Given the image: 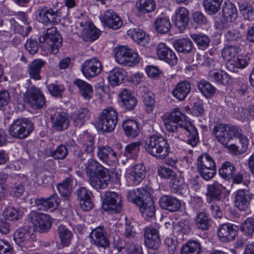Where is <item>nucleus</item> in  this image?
Returning <instances> with one entry per match:
<instances>
[{
    "label": "nucleus",
    "instance_id": "54",
    "mask_svg": "<svg viewBox=\"0 0 254 254\" xmlns=\"http://www.w3.org/2000/svg\"><path fill=\"white\" fill-rule=\"evenodd\" d=\"M216 166V164L212 157L206 153H202L197 159V169Z\"/></svg>",
    "mask_w": 254,
    "mask_h": 254
},
{
    "label": "nucleus",
    "instance_id": "32",
    "mask_svg": "<svg viewBox=\"0 0 254 254\" xmlns=\"http://www.w3.org/2000/svg\"><path fill=\"white\" fill-rule=\"evenodd\" d=\"M46 62L42 59H35L28 65V72L31 78L34 80L41 79L40 72Z\"/></svg>",
    "mask_w": 254,
    "mask_h": 254
},
{
    "label": "nucleus",
    "instance_id": "11",
    "mask_svg": "<svg viewBox=\"0 0 254 254\" xmlns=\"http://www.w3.org/2000/svg\"><path fill=\"white\" fill-rule=\"evenodd\" d=\"M84 164L86 166L87 176L90 179V183L93 188L96 189H100L107 186L106 181L102 183V181L96 177L97 169L100 164L98 162L90 157Z\"/></svg>",
    "mask_w": 254,
    "mask_h": 254
},
{
    "label": "nucleus",
    "instance_id": "36",
    "mask_svg": "<svg viewBox=\"0 0 254 254\" xmlns=\"http://www.w3.org/2000/svg\"><path fill=\"white\" fill-rule=\"evenodd\" d=\"M127 35L134 41L142 46H145L149 41V36L139 28L130 29L127 31Z\"/></svg>",
    "mask_w": 254,
    "mask_h": 254
},
{
    "label": "nucleus",
    "instance_id": "55",
    "mask_svg": "<svg viewBox=\"0 0 254 254\" xmlns=\"http://www.w3.org/2000/svg\"><path fill=\"white\" fill-rule=\"evenodd\" d=\"M240 51V48L236 46H226L221 52L222 57L227 62L234 60Z\"/></svg>",
    "mask_w": 254,
    "mask_h": 254
},
{
    "label": "nucleus",
    "instance_id": "30",
    "mask_svg": "<svg viewBox=\"0 0 254 254\" xmlns=\"http://www.w3.org/2000/svg\"><path fill=\"white\" fill-rule=\"evenodd\" d=\"M238 232V226L230 223H224L218 228L217 235L219 238H235Z\"/></svg>",
    "mask_w": 254,
    "mask_h": 254
},
{
    "label": "nucleus",
    "instance_id": "2",
    "mask_svg": "<svg viewBox=\"0 0 254 254\" xmlns=\"http://www.w3.org/2000/svg\"><path fill=\"white\" fill-rule=\"evenodd\" d=\"M144 148L148 154L158 160L165 159L171 152L167 140L161 135H153L147 138Z\"/></svg>",
    "mask_w": 254,
    "mask_h": 254
},
{
    "label": "nucleus",
    "instance_id": "44",
    "mask_svg": "<svg viewBox=\"0 0 254 254\" xmlns=\"http://www.w3.org/2000/svg\"><path fill=\"white\" fill-rule=\"evenodd\" d=\"M78 139L82 144L84 151L91 154L95 148L94 137L87 133L86 131H84L82 134L79 136Z\"/></svg>",
    "mask_w": 254,
    "mask_h": 254
},
{
    "label": "nucleus",
    "instance_id": "58",
    "mask_svg": "<svg viewBox=\"0 0 254 254\" xmlns=\"http://www.w3.org/2000/svg\"><path fill=\"white\" fill-rule=\"evenodd\" d=\"M2 214L4 219L8 221L18 220L21 216L18 209L12 206L5 207Z\"/></svg>",
    "mask_w": 254,
    "mask_h": 254
},
{
    "label": "nucleus",
    "instance_id": "60",
    "mask_svg": "<svg viewBox=\"0 0 254 254\" xmlns=\"http://www.w3.org/2000/svg\"><path fill=\"white\" fill-rule=\"evenodd\" d=\"M196 225L198 229L207 230L209 226V220L205 213L199 212L195 220Z\"/></svg>",
    "mask_w": 254,
    "mask_h": 254
},
{
    "label": "nucleus",
    "instance_id": "43",
    "mask_svg": "<svg viewBox=\"0 0 254 254\" xmlns=\"http://www.w3.org/2000/svg\"><path fill=\"white\" fill-rule=\"evenodd\" d=\"M223 0H203L202 5L209 15H214L220 9Z\"/></svg>",
    "mask_w": 254,
    "mask_h": 254
},
{
    "label": "nucleus",
    "instance_id": "40",
    "mask_svg": "<svg viewBox=\"0 0 254 254\" xmlns=\"http://www.w3.org/2000/svg\"><path fill=\"white\" fill-rule=\"evenodd\" d=\"M137 12L140 15L153 11L156 7L154 0H138L135 4Z\"/></svg>",
    "mask_w": 254,
    "mask_h": 254
},
{
    "label": "nucleus",
    "instance_id": "51",
    "mask_svg": "<svg viewBox=\"0 0 254 254\" xmlns=\"http://www.w3.org/2000/svg\"><path fill=\"white\" fill-rule=\"evenodd\" d=\"M148 202H144L143 201V204L138 205L140 211L144 217L151 218L155 215V206L154 202L151 199L150 197L148 198Z\"/></svg>",
    "mask_w": 254,
    "mask_h": 254
},
{
    "label": "nucleus",
    "instance_id": "47",
    "mask_svg": "<svg viewBox=\"0 0 254 254\" xmlns=\"http://www.w3.org/2000/svg\"><path fill=\"white\" fill-rule=\"evenodd\" d=\"M190 37L199 49L205 50L208 47L210 40L207 35L203 33L192 34L190 35Z\"/></svg>",
    "mask_w": 254,
    "mask_h": 254
},
{
    "label": "nucleus",
    "instance_id": "52",
    "mask_svg": "<svg viewBox=\"0 0 254 254\" xmlns=\"http://www.w3.org/2000/svg\"><path fill=\"white\" fill-rule=\"evenodd\" d=\"M154 24L157 31L161 34L167 33L171 27L170 20L165 17L157 18L154 22Z\"/></svg>",
    "mask_w": 254,
    "mask_h": 254
},
{
    "label": "nucleus",
    "instance_id": "33",
    "mask_svg": "<svg viewBox=\"0 0 254 254\" xmlns=\"http://www.w3.org/2000/svg\"><path fill=\"white\" fill-rule=\"evenodd\" d=\"M250 61V58L246 55H240L234 60L227 62L226 66L228 69L232 72H237L239 68H244L246 67Z\"/></svg>",
    "mask_w": 254,
    "mask_h": 254
},
{
    "label": "nucleus",
    "instance_id": "22",
    "mask_svg": "<svg viewBox=\"0 0 254 254\" xmlns=\"http://www.w3.org/2000/svg\"><path fill=\"white\" fill-rule=\"evenodd\" d=\"M189 11L185 7H180L176 9L174 18V22L180 30H184L188 25Z\"/></svg>",
    "mask_w": 254,
    "mask_h": 254
},
{
    "label": "nucleus",
    "instance_id": "16",
    "mask_svg": "<svg viewBox=\"0 0 254 254\" xmlns=\"http://www.w3.org/2000/svg\"><path fill=\"white\" fill-rule=\"evenodd\" d=\"M37 13L38 20L45 25H54L58 23V10L44 7L39 8Z\"/></svg>",
    "mask_w": 254,
    "mask_h": 254
},
{
    "label": "nucleus",
    "instance_id": "14",
    "mask_svg": "<svg viewBox=\"0 0 254 254\" xmlns=\"http://www.w3.org/2000/svg\"><path fill=\"white\" fill-rule=\"evenodd\" d=\"M103 67L100 61L95 58L86 60L82 64L81 71L87 79H91L100 74Z\"/></svg>",
    "mask_w": 254,
    "mask_h": 254
},
{
    "label": "nucleus",
    "instance_id": "12",
    "mask_svg": "<svg viewBox=\"0 0 254 254\" xmlns=\"http://www.w3.org/2000/svg\"><path fill=\"white\" fill-rule=\"evenodd\" d=\"M31 30L32 27L30 26L24 27L12 18L4 21V27L2 30H0V35L6 33V37H10L13 34L18 33L23 37H26Z\"/></svg>",
    "mask_w": 254,
    "mask_h": 254
},
{
    "label": "nucleus",
    "instance_id": "39",
    "mask_svg": "<svg viewBox=\"0 0 254 254\" xmlns=\"http://www.w3.org/2000/svg\"><path fill=\"white\" fill-rule=\"evenodd\" d=\"M90 115V113L87 109L83 108L79 109L72 116L74 126L81 127L85 122L89 119Z\"/></svg>",
    "mask_w": 254,
    "mask_h": 254
},
{
    "label": "nucleus",
    "instance_id": "57",
    "mask_svg": "<svg viewBox=\"0 0 254 254\" xmlns=\"http://www.w3.org/2000/svg\"><path fill=\"white\" fill-rule=\"evenodd\" d=\"M224 36L225 40L228 42H238L240 41L242 38L241 32L233 29H226Z\"/></svg>",
    "mask_w": 254,
    "mask_h": 254
},
{
    "label": "nucleus",
    "instance_id": "31",
    "mask_svg": "<svg viewBox=\"0 0 254 254\" xmlns=\"http://www.w3.org/2000/svg\"><path fill=\"white\" fill-rule=\"evenodd\" d=\"M208 79L212 82L223 85H227L231 83L230 76L222 70L210 71L208 75Z\"/></svg>",
    "mask_w": 254,
    "mask_h": 254
},
{
    "label": "nucleus",
    "instance_id": "28",
    "mask_svg": "<svg viewBox=\"0 0 254 254\" xmlns=\"http://www.w3.org/2000/svg\"><path fill=\"white\" fill-rule=\"evenodd\" d=\"M224 189L223 186L217 182L207 186L206 195L208 201H218L221 199L222 193Z\"/></svg>",
    "mask_w": 254,
    "mask_h": 254
},
{
    "label": "nucleus",
    "instance_id": "20",
    "mask_svg": "<svg viewBox=\"0 0 254 254\" xmlns=\"http://www.w3.org/2000/svg\"><path fill=\"white\" fill-rule=\"evenodd\" d=\"M102 23L108 27L116 30L121 27L123 22L121 18L112 10H107L100 16Z\"/></svg>",
    "mask_w": 254,
    "mask_h": 254
},
{
    "label": "nucleus",
    "instance_id": "7",
    "mask_svg": "<svg viewBox=\"0 0 254 254\" xmlns=\"http://www.w3.org/2000/svg\"><path fill=\"white\" fill-rule=\"evenodd\" d=\"M39 41L47 44V48L53 54L58 52L59 48L62 45V38L55 27L49 28L46 33L40 37Z\"/></svg>",
    "mask_w": 254,
    "mask_h": 254
},
{
    "label": "nucleus",
    "instance_id": "26",
    "mask_svg": "<svg viewBox=\"0 0 254 254\" xmlns=\"http://www.w3.org/2000/svg\"><path fill=\"white\" fill-rule=\"evenodd\" d=\"M60 199L56 193H54L50 197L40 198L35 200V203L41 210H47L49 208L55 209L59 206Z\"/></svg>",
    "mask_w": 254,
    "mask_h": 254
},
{
    "label": "nucleus",
    "instance_id": "63",
    "mask_svg": "<svg viewBox=\"0 0 254 254\" xmlns=\"http://www.w3.org/2000/svg\"><path fill=\"white\" fill-rule=\"evenodd\" d=\"M197 171L200 177L205 181L211 180L216 172V166L198 169Z\"/></svg>",
    "mask_w": 254,
    "mask_h": 254
},
{
    "label": "nucleus",
    "instance_id": "9",
    "mask_svg": "<svg viewBox=\"0 0 254 254\" xmlns=\"http://www.w3.org/2000/svg\"><path fill=\"white\" fill-rule=\"evenodd\" d=\"M102 208L105 211L112 210L115 212L121 210V196L113 191H106L101 194Z\"/></svg>",
    "mask_w": 254,
    "mask_h": 254
},
{
    "label": "nucleus",
    "instance_id": "5",
    "mask_svg": "<svg viewBox=\"0 0 254 254\" xmlns=\"http://www.w3.org/2000/svg\"><path fill=\"white\" fill-rule=\"evenodd\" d=\"M118 122V113L112 107L104 109L99 116L98 127L105 132L113 131Z\"/></svg>",
    "mask_w": 254,
    "mask_h": 254
},
{
    "label": "nucleus",
    "instance_id": "34",
    "mask_svg": "<svg viewBox=\"0 0 254 254\" xmlns=\"http://www.w3.org/2000/svg\"><path fill=\"white\" fill-rule=\"evenodd\" d=\"M122 128L125 134L128 137L135 138L140 132L138 123L132 119H127L123 121Z\"/></svg>",
    "mask_w": 254,
    "mask_h": 254
},
{
    "label": "nucleus",
    "instance_id": "62",
    "mask_svg": "<svg viewBox=\"0 0 254 254\" xmlns=\"http://www.w3.org/2000/svg\"><path fill=\"white\" fill-rule=\"evenodd\" d=\"M47 89L51 95L55 97H61L65 90L63 85L51 83L47 85Z\"/></svg>",
    "mask_w": 254,
    "mask_h": 254
},
{
    "label": "nucleus",
    "instance_id": "6",
    "mask_svg": "<svg viewBox=\"0 0 254 254\" xmlns=\"http://www.w3.org/2000/svg\"><path fill=\"white\" fill-rule=\"evenodd\" d=\"M115 56L118 64L126 66H132L139 62L138 54L125 46L116 47L115 49Z\"/></svg>",
    "mask_w": 254,
    "mask_h": 254
},
{
    "label": "nucleus",
    "instance_id": "27",
    "mask_svg": "<svg viewBox=\"0 0 254 254\" xmlns=\"http://www.w3.org/2000/svg\"><path fill=\"white\" fill-rule=\"evenodd\" d=\"M191 91L189 82L182 81L177 83L172 91L174 97L180 101L184 100Z\"/></svg>",
    "mask_w": 254,
    "mask_h": 254
},
{
    "label": "nucleus",
    "instance_id": "48",
    "mask_svg": "<svg viewBox=\"0 0 254 254\" xmlns=\"http://www.w3.org/2000/svg\"><path fill=\"white\" fill-rule=\"evenodd\" d=\"M201 251L200 244L197 241L191 240L182 247L181 254H200Z\"/></svg>",
    "mask_w": 254,
    "mask_h": 254
},
{
    "label": "nucleus",
    "instance_id": "25",
    "mask_svg": "<svg viewBox=\"0 0 254 254\" xmlns=\"http://www.w3.org/2000/svg\"><path fill=\"white\" fill-rule=\"evenodd\" d=\"M169 187L171 191L174 193L186 195L189 192L188 186L184 179L182 177L177 176L173 178L170 181Z\"/></svg>",
    "mask_w": 254,
    "mask_h": 254
},
{
    "label": "nucleus",
    "instance_id": "61",
    "mask_svg": "<svg viewBox=\"0 0 254 254\" xmlns=\"http://www.w3.org/2000/svg\"><path fill=\"white\" fill-rule=\"evenodd\" d=\"M143 98V103L146 107V112L150 113L153 110L155 104L154 94L152 92L148 91L144 93Z\"/></svg>",
    "mask_w": 254,
    "mask_h": 254
},
{
    "label": "nucleus",
    "instance_id": "35",
    "mask_svg": "<svg viewBox=\"0 0 254 254\" xmlns=\"http://www.w3.org/2000/svg\"><path fill=\"white\" fill-rule=\"evenodd\" d=\"M73 84L78 88L79 93L84 99L89 100L92 98L93 90L90 84L79 79L74 80Z\"/></svg>",
    "mask_w": 254,
    "mask_h": 254
},
{
    "label": "nucleus",
    "instance_id": "17",
    "mask_svg": "<svg viewBox=\"0 0 254 254\" xmlns=\"http://www.w3.org/2000/svg\"><path fill=\"white\" fill-rule=\"evenodd\" d=\"M97 157L103 163L109 166H114L117 160V154L108 145H99L97 148Z\"/></svg>",
    "mask_w": 254,
    "mask_h": 254
},
{
    "label": "nucleus",
    "instance_id": "50",
    "mask_svg": "<svg viewBox=\"0 0 254 254\" xmlns=\"http://www.w3.org/2000/svg\"><path fill=\"white\" fill-rule=\"evenodd\" d=\"M72 186V179L70 177H67L62 182L57 186V189L63 196L68 197L71 192Z\"/></svg>",
    "mask_w": 254,
    "mask_h": 254
},
{
    "label": "nucleus",
    "instance_id": "4",
    "mask_svg": "<svg viewBox=\"0 0 254 254\" xmlns=\"http://www.w3.org/2000/svg\"><path fill=\"white\" fill-rule=\"evenodd\" d=\"M34 128L33 124L27 119L14 120L9 127V133L13 138L23 139L31 133Z\"/></svg>",
    "mask_w": 254,
    "mask_h": 254
},
{
    "label": "nucleus",
    "instance_id": "53",
    "mask_svg": "<svg viewBox=\"0 0 254 254\" xmlns=\"http://www.w3.org/2000/svg\"><path fill=\"white\" fill-rule=\"evenodd\" d=\"M199 91L206 98H211L216 92L215 88L209 82L202 80L197 84Z\"/></svg>",
    "mask_w": 254,
    "mask_h": 254
},
{
    "label": "nucleus",
    "instance_id": "37",
    "mask_svg": "<svg viewBox=\"0 0 254 254\" xmlns=\"http://www.w3.org/2000/svg\"><path fill=\"white\" fill-rule=\"evenodd\" d=\"M173 46L178 52L185 54L191 53L193 50L192 41L186 38L176 40L173 43Z\"/></svg>",
    "mask_w": 254,
    "mask_h": 254
},
{
    "label": "nucleus",
    "instance_id": "23",
    "mask_svg": "<svg viewBox=\"0 0 254 254\" xmlns=\"http://www.w3.org/2000/svg\"><path fill=\"white\" fill-rule=\"evenodd\" d=\"M149 191L143 188H139L130 190L127 194V198L128 201L132 202L136 205H140L143 204V201L150 197Z\"/></svg>",
    "mask_w": 254,
    "mask_h": 254
},
{
    "label": "nucleus",
    "instance_id": "24",
    "mask_svg": "<svg viewBox=\"0 0 254 254\" xmlns=\"http://www.w3.org/2000/svg\"><path fill=\"white\" fill-rule=\"evenodd\" d=\"M252 195L248 190H239L235 196V205L240 210H246L249 207Z\"/></svg>",
    "mask_w": 254,
    "mask_h": 254
},
{
    "label": "nucleus",
    "instance_id": "10",
    "mask_svg": "<svg viewBox=\"0 0 254 254\" xmlns=\"http://www.w3.org/2000/svg\"><path fill=\"white\" fill-rule=\"evenodd\" d=\"M76 28L79 36L85 41L93 42L99 37L100 31L91 22H78Z\"/></svg>",
    "mask_w": 254,
    "mask_h": 254
},
{
    "label": "nucleus",
    "instance_id": "1",
    "mask_svg": "<svg viewBox=\"0 0 254 254\" xmlns=\"http://www.w3.org/2000/svg\"><path fill=\"white\" fill-rule=\"evenodd\" d=\"M212 134L218 142L235 155H239L247 150L249 140L239 127L230 124H218L213 127Z\"/></svg>",
    "mask_w": 254,
    "mask_h": 254
},
{
    "label": "nucleus",
    "instance_id": "19",
    "mask_svg": "<svg viewBox=\"0 0 254 254\" xmlns=\"http://www.w3.org/2000/svg\"><path fill=\"white\" fill-rule=\"evenodd\" d=\"M77 200L84 211H88L93 207V195L91 191L85 187H80L76 191Z\"/></svg>",
    "mask_w": 254,
    "mask_h": 254
},
{
    "label": "nucleus",
    "instance_id": "49",
    "mask_svg": "<svg viewBox=\"0 0 254 254\" xmlns=\"http://www.w3.org/2000/svg\"><path fill=\"white\" fill-rule=\"evenodd\" d=\"M68 150L64 144L59 145L56 149L49 150L47 152L48 156L52 157L56 160H64L67 156Z\"/></svg>",
    "mask_w": 254,
    "mask_h": 254
},
{
    "label": "nucleus",
    "instance_id": "8",
    "mask_svg": "<svg viewBox=\"0 0 254 254\" xmlns=\"http://www.w3.org/2000/svg\"><path fill=\"white\" fill-rule=\"evenodd\" d=\"M24 100L32 108L39 109L45 104V98L39 88L32 86L24 94Z\"/></svg>",
    "mask_w": 254,
    "mask_h": 254
},
{
    "label": "nucleus",
    "instance_id": "13",
    "mask_svg": "<svg viewBox=\"0 0 254 254\" xmlns=\"http://www.w3.org/2000/svg\"><path fill=\"white\" fill-rule=\"evenodd\" d=\"M27 219L41 233L46 232L51 228V218L47 214L32 211L28 214Z\"/></svg>",
    "mask_w": 254,
    "mask_h": 254
},
{
    "label": "nucleus",
    "instance_id": "3",
    "mask_svg": "<svg viewBox=\"0 0 254 254\" xmlns=\"http://www.w3.org/2000/svg\"><path fill=\"white\" fill-rule=\"evenodd\" d=\"M165 117L176 122L180 127L185 129L189 133L187 143L192 147L196 146L199 140L197 130L194 125L186 121V116L179 109H174L171 113L166 114Z\"/></svg>",
    "mask_w": 254,
    "mask_h": 254
},
{
    "label": "nucleus",
    "instance_id": "38",
    "mask_svg": "<svg viewBox=\"0 0 254 254\" xmlns=\"http://www.w3.org/2000/svg\"><path fill=\"white\" fill-rule=\"evenodd\" d=\"M119 96L126 109L131 110L136 105L137 101L134 96H132L130 91L124 89L120 93Z\"/></svg>",
    "mask_w": 254,
    "mask_h": 254
},
{
    "label": "nucleus",
    "instance_id": "21",
    "mask_svg": "<svg viewBox=\"0 0 254 254\" xmlns=\"http://www.w3.org/2000/svg\"><path fill=\"white\" fill-rule=\"evenodd\" d=\"M160 207L171 212H177L181 208V201L171 195L162 196L159 200Z\"/></svg>",
    "mask_w": 254,
    "mask_h": 254
},
{
    "label": "nucleus",
    "instance_id": "64",
    "mask_svg": "<svg viewBox=\"0 0 254 254\" xmlns=\"http://www.w3.org/2000/svg\"><path fill=\"white\" fill-rule=\"evenodd\" d=\"M241 230L251 236L254 232V219L252 218H247L241 226Z\"/></svg>",
    "mask_w": 254,
    "mask_h": 254
},
{
    "label": "nucleus",
    "instance_id": "46",
    "mask_svg": "<svg viewBox=\"0 0 254 254\" xmlns=\"http://www.w3.org/2000/svg\"><path fill=\"white\" fill-rule=\"evenodd\" d=\"M235 167L234 164L225 162L223 163L219 169V174L225 180H229L233 177L235 172Z\"/></svg>",
    "mask_w": 254,
    "mask_h": 254
},
{
    "label": "nucleus",
    "instance_id": "41",
    "mask_svg": "<svg viewBox=\"0 0 254 254\" xmlns=\"http://www.w3.org/2000/svg\"><path fill=\"white\" fill-rule=\"evenodd\" d=\"M126 76L125 71L120 67H116L111 70L108 76V80L113 86L121 84Z\"/></svg>",
    "mask_w": 254,
    "mask_h": 254
},
{
    "label": "nucleus",
    "instance_id": "29",
    "mask_svg": "<svg viewBox=\"0 0 254 254\" xmlns=\"http://www.w3.org/2000/svg\"><path fill=\"white\" fill-rule=\"evenodd\" d=\"M145 167L143 164H138L133 167L131 171L127 174V178L133 185L139 184L145 177Z\"/></svg>",
    "mask_w": 254,
    "mask_h": 254
},
{
    "label": "nucleus",
    "instance_id": "15",
    "mask_svg": "<svg viewBox=\"0 0 254 254\" xmlns=\"http://www.w3.org/2000/svg\"><path fill=\"white\" fill-rule=\"evenodd\" d=\"M50 120L52 127L57 131H63L67 129L69 125V122L67 114L64 112L49 111Z\"/></svg>",
    "mask_w": 254,
    "mask_h": 254
},
{
    "label": "nucleus",
    "instance_id": "45",
    "mask_svg": "<svg viewBox=\"0 0 254 254\" xmlns=\"http://www.w3.org/2000/svg\"><path fill=\"white\" fill-rule=\"evenodd\" d=\"M118 237H137L136 233L133 226L126 223L125 226L118 225L115 230Z\"/></svg>",
    "mask_w": 254,
    "mask_h": 254
},
{
    "label": "nucleus",
    "instance_id": "59",
    "mask_svg": "<svg viewBox=\"0 0 254 254\" xmlns=\"http://www.w3.org/2000/svg\"><path fill=\"white\" fill-rule=\"evenodd\" d=\"M157 172L161 179L171 180L173 178L177 177V174L172 169L164 166H158Z\"/></svg>",
    "mask_w": 254,
    "mask_h": 254
},
{
    "label": "nucleus",
    "instance_id": "56",
    "mask_svg": "<svg viewBox=\"0 0 254 254\" xmlns=\"http://www.w3.org/2000/svg\"><path fill=\"white\" fill-rule=\"evenodd\" d=\"M140 145V141L133 142L126 145L124 152V155L128 158L135 156L139 151Z\"/></svg>",
    "mask_w": 254,
    "mask_h": 254
},
{
    "label": "nucleus",
    "instance_id": "42",
    "mask_svg": "<svg viewBox=\"0 0 254 254\" xmlns=\"http://www.w3.org/2000/svg\"><path fill=\"white\" fill-rule=\"evenodd\" d=\"M237 9L231 1H225L222 7V15L228 21H233L237 17Z\"/></svg>",
    "mask_w": 254,
    "mask_h": 254
},
{
    "label": "nucleus",
    "instance_id": "18",
    "mask_svg": "<svg viewBox=\"0 0 254 254\" xmlns=\"http://www.w3.org/2000/svg\"><path fill=\"white\" fill-rule=\"evenodd\" d=\"M157 54L160 60L164 61L171 65H175L178 62L176 54L165 44L161 43L157 47Z\"/></svg>",
    "mask_w": 254,
    "mask_h": 254
}]
</instances>
